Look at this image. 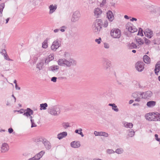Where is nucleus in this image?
Returning <instances> with one entry per match:
<instances>
[{
	"instance_id": "41",
	"label": "nucleus",
	"mask_w": 160,
	"mask_h": 160,
	"mask_svg": "<svg viewBox=\"0 0 160 160\" xmlns=\"http://www.w3.org/2000/svg\"><path fill=\"white\" fill-rule=\"evenodd\" d=\"M31 121L32 123V126L31 127L32 128L33 127H35L37 126L36 124H35L34 122V120H33L32 119H31Z\"/></svg>"
},
{
	"instance_id": "56",
	"label": "nucleus",
	"mask_w": 160,
	"mask_h": 160,
	"mask_svg": "<svg viewBox=\"0 0 160 160\" xmlns=\"http://www.w3.org/2000/svg\"><path fill=\"white\" fill-rule=\"evenodd\" d=\"M155 139H156V140L158 138V135L157 134H155Z\"/></svg>"
},
{
	"instance_id": "6",
	"label": "nucleus",
	"mask_w": 160,
	"mask_h": 160,
	"mask_svg": "<svg viewBox=\"0 0 160 160\" xmlns=\"http://www.w3.org/2000/svg\"><path fill=\"white\" fill-rule=\"evenodd\" d=\"M107 18L108 19V20L110 22H112L114 19V16L112 12L109 10L107 12Z\"/></svg>"
},
{
	"instance_id": "63",
	"label": "nucleus",
	"mask_w": 160,
	"mask_h": 160,
	"mask_svg": "<svg viewBox=\"0 0 160 160\" xmlns=\"http://www.w3.org/2000/svg\"><path fill=\"white\" fill-rule=\"evenodd\" d=\"M132 52L133 53H135L136 52V51L134 50H132Z\"/></svg>"
},
{
	"instance_id": "57",
	"label": "nucleus",
	"mask_w": 160,
	"mask_h": 160,
	"mask_svg": "<svg viewBox=\"0 0 160 160\" xmlns=\"http://www.w3.org/2000/svg\"><path fill=\"white\" fill-rule=\"evenodd\" d=\"M133 100H130L129 102V103L130 104H132V103L133 102Z\"/></svg>"
},
{
	"instance_id": "21",
	"label": "nucleus",
	"mask_w": 160,
	"mask_h": 160,
	"mask_svg": "<svg viewBox=\"0 0 160 160\" xmlns=\"http://www.w3.org/2000/svg\"><path fill=\"white\" fill-rule=\"evenodd\" d=\"M156 104V102L153 101H151L147 102V106L149 107H151L154 106Z\"/></svg>"
},
{
	"instance_id": "64",
	"label": "nucleus",
	"mask_w": 160,
	"mask_h": 160,
	"mask_svg": "<svg viewBox=\"0 0 160 160\" xmlns=\"http://www.w3.org/2000/svg\"><path fill=\"white\" fill-rule=\"evenodd\" d=\"M157 141H160V138H158L156 140Z\"/></svg>"
},
{
	"instance_id": "23",
	"label": "nucleus",
	"mask_w": 160,
	"mask_h": 160,
	"mask_svg": "<svg viewBox=\"0 0 160 160\" xmlns=\"http://www.w3.org/2000/svg\"><path fill=\"white\" fill-rule=\"evenodd\" d=\"M47 107L48 105L46 103L41 104H40V109L41 110H45L46 109V108Z\"/></svg>"
},
{
	"instance_id": "37",
	"label": "nucleus",
	"mask_w": 160,
	"mask_h": 160,
	"mask_svg": "<svg viewBox=\"0 0 160 160\" xmlns=\"http://www.w3.org/2000/svg\"><path fill=\"white\" fill-rule=\"evenodd\" d=\"M50 112L51 114L53 115H55L57 114L56 111L54 109H51Z\"/></svg>"
},
{
	"instance_id": "28",
	"label": "nucleus",
	"mask_w": 160,
	"mask_h": 160,
	"mask_svg": "<svg viewBox=\"0 0 160 160\" xmlns=\"http://www.w3.org/2000/svg\"><path fill=\"white\" fill-rule=\"evenodd\" d=\"M4 4L3 3H2L0 4V15L2 16V12L3 11V9L4 7Z\"/></svg>"
},
{
	"instance_id": "51",
	"label": "nucleus",
	"mask_w": 160,
	"mask_h": 160,
	"mask_svg": "<svg viewBox=\"0 0 160 160\" xmlns=\"http://www.w3.org/2000/svg\"><path fill=\"white\" fill-rule=\"evenodd\" d=\"M8 130V132L10 133H12L13 131V129L11 128H9Z\"/></svg>"
},
{
	"instance_id": "14",
	"label": "nucleus",
	"mask_w": 160,
	"mask_h": 160,
	"mask_svg": "<svg viewBox=\"0 0 160 160\" xmlns=\"http://www.w3.org/2000/svg\"><path fill=\"white\" fill-rule=\"evenodd\" d=\"M71 145L73 148H78L80 146V144L79 142L73 141L71 143Z\"/></svg>"
},
{
	"instance_id": "35",
	"label": "nucleus",
	"mask_w": 160,
	"mask_h": 160,
	"mask_svg": "<svg viewBox=\"0 0 160 160\" xmlns=\"http://www.w3.org/2000/svg\"><path fill=\"white\" fill-rule=\"evenodd\" d=\"M40 158L38 157L37 155H35L33 157L29 159L28 160H39Z\"/></svg>"
},
{
	"instance_id": "13",
	"label": "nucleus",
	"mask_w": 160,
	"mask_h": 160,
	"mask_svg": "<svg viewBox=\"0 0 160 160\" xmlns=\"http://www.w3.org/2000/svg\"><path fill=\"white\" fill-rule=\"evenodd\" d=\"M152 95V92L150 91H148L145 92H143L141 94L142 97L144 98H148L150 97Z\"/></svg>"
},
{
	"instance_id": "38",
	"label": "nucleus",
	"mask_w": 160,
	"mask_h": 160,
	"mask_svg": "<svg viewBox=\"0 0 160 160\" xmlns=\"http://www.w3.org/2000/svg\"><path fill=\"white\" fill-rule=\"evenodd\" d=\"M144 42L146 44L148 45L150 44V41L149 40L146 38H144Z\"/></svg>"
},
{
	"instance_id": "47",
	"label": "nucleus",
	"mask_w": 160,
	"mask_h": 160,
	"mask_svg": "<svg viewBox=\"0 0 160 160\" xmlns=\"http://www.w3.org/2000/svg\"><path fill=\"white\" fill-rule=\"evenodd\" d=\"M57 78L53 77L52 78L51 81L54 82H56L57 80Z\"/></svg>"
},
{
	"instance_id": "44",
	"label": "nucleus",
	"mask_w": 160,
	"mask_h": 160,
	"mask_svg": "<svg viewBox=\"0 0 160 160\" xmlns=\"http://www.w3.org/2000/svg\"><path fill=\"white\" fill-rule=\"evenodd\" d=\"M116 152L118 154H120L122 153V150L121 149H118L116 150Z\"/></svg>"
},
{
	"instance_id": "11",
	"label": "nucleus",
	"mask_w": 160,
	"mask_h": 160,
	"mask_svg": "<svg viewBox=\"0 0 160 160\" xmlns=\"http://www.w3.org/2000/svg\"><path fill=\"white\" fill-rule=\"evenodd\" d=\"M9 146L6 143H3L2 144L1 147V151L2 152H5L8 151Z\"/></svg>"
},
{
	"instance_id": "29",
	"label": "nucleus",
	"mask_w": 160,
	"mask_h": 160,
	"mask_svg": "<svg viewBox=\"0 0 160 160\" xmlns=\"http://www.w3.org/2000/svg\"><path fill=\"white\" fill-rule=\"evenodd\" d=\"M82 130L81 128H80L79 129V130H78V129L76 130L75 131V132L76 133H78V134H80L82 137L83 136V135L82 134Z\"/></svg>"
},
{
	"instance_id": "5",
	"label": "nucleus",
	"mask_w": 160,
	"mask_h": 160,
	"mask_svg": "<svg viewBox=\"0 0 160 160\" xmlns=\"http://www.w3.org/2000/svg\"><path fill=\"white\" fill-rule=\"evenodd\" d=\"M144 63L142 62H138L136 64V67L139 71H142L144 68Z\"/></svg>"
},
{
	"instance_id": "43",
	"label": "nucleus",
	"mask_w": 160,
	"mask_h": 160,
	"mask_svg": "<svg viewBox=\"0 0 160 160\" xmlns=\"http://www.w3.org/2000/svg\"><path fill=\"white\" fill-rule=\"evenodd\" d=\"M4 58H5L6 59V60H8V61H10V60H11L8 57V55L6 54V53H5L4 54Z\"/></svg>"
},
{
	"instance_id": "10",
	"label": "nucleus",
	"mask_w": 160,
	"mask_h": 160,
	"mask_svg": "<svg viewBox=\"0 0 160 160\" xmlns=\"http://www.w3.org/2000/svg\"><path fill=\"white\" fill-rule=\"evenodd\" d=\"M144 32L145 35L149 38H151L152 36V32L149 29H146L144 31Z\"/></svg>"
},
{
	"instance_id": "40",
	"label": "nucleus",
	"mask_w": 160,
	"mask_h": 160,
	"mask_svg": "<svg viewBox=\"0 0 160 160\" xmlns=\"http://www.w3.org/2000/svg\"><path fill=\"white\" fill-rule=\"evenodd\" d=\"M94 134L96 136H100L101 135V132H98L95 131L94 132Z\"/></svg>"
},
{
	"instance_id": "25",
	"label": "nucleus",
	"mask_w": 160,
	"mask_h": 160,
	"mask_svg": "<svg viewBox=\"0 0 160 160\" xmlns=\"http://www.w3.org/2000/svg\"><path fill=\"white\" fill-rule=\"evenodd\" d=\"M43 64V62H41L37 64V68L40 70L42 68Z\"/></svg>"
},
{
	"instance_id": "32",
	"label": "nucleus",
	"mask_w": 160,
	"mask_h": 160,
	"mask_svg": "<svg viewBox=\"0 0 160 160\" xmlns=\"http://www.w3.org/2000/svg\"><path fill=\"white\" fill-rule=\"evenodd\" d=\"M135 134V132L132 130L130 131L128 133V136L129 137H133Z\"/></svg>"
},
{
	"instance_id": "7",
	"label": "nucleus",
	"mask_w": 160,
	"mask_h": 160,
	"mask_svg": "<svg viewBox=\"0 0 160 160\" xmlns=\"http://www.w3.org/2000/svg\"><path fill=\"white\" fill-rule=\"evenodd\" d=\"M58 64L59 65L62 66L66 65L67 66L71 65V63L70 62L67 61L65 59H60L58 61Z\"/></svg>"
},
{
	"instance_id": "20",
	"label": "nucleus",
	"mask_w": 160,
	"mask_h": 160,
	"mask_svg": "<svg viewBox=\"0 0 160 160\" xmlns=\"http://www.w3.org/2000/svg\"><path fill=\"white\" fill-rule=\"evenodd\" d=\"M48 38H46L44 40V42L42 43V47L44 48H46L48 47Z\"/></svg>"
},
{
	"instance_id": "59",
	"label": "nucleus",
	"mask_w": 160,
	"mask_h": 160,
	"mask_svg": "<svg viewBox=\"0 0 160 160\" xmlns=\"http://www.w3.org/2000/svg\"><path fill=\"white\" fill-rule=\"evenodd\" d=\"M2 52H3V53H6V51L5 50H2Z\"/></svg>"
},
{
	"instance_id": "19",
	"label": "nucleus",
	"mask_w": 160,
	"mask_h": 160,
	"mask_svg": "<svg viewBox=\"0 0 160 160\" xmlns=\"http://www.w3.org/2000/svg\"><path fill=\"white\" fill-rule=\"evenodd\" d=\"M144 62L146 63L149 64L151 60L150 58L147 55H145L143 57Z\"/></svg>"
},
{
	"instance_id": "27",
	"label": "nucleus",
	"mask_w": 160,
	"mask_h": 160,
	"mask_svg": "<svg viewBox=\"0 0 160 160\" xmlns=\"http://www.w3.org/2000/svg\"><path fill=\"white\" fill-rule=\"evenodd\" d=\"M43 143L47 148L49 149L50 148V143L49 142L47 141H45L43 142Z\"/></svg>"
},
{
	"instance_id": "49",
	"label": "nucleus",
	"mask_w": 160,
	"mask_h": 160,
	"mask_svg": "<svg viewBox=\"0 0 160 160\" xmlns=\"http://www.w3.org/2000/svg\"><path fill=\"white\" fill-rule=\"evenodd\" d=\"M114 152V151H113L112 150L109 149L107 151V153H113Z\"/></svg>"
},
{
	"instance_id": "55",
	"label": "nucleus",
	"mask_w": 160,
	"mask_h": 160,
	"mask_svg": "<svg viewBox=\"0 0 160 160\" xmlns=\"http://www.w3.org/2000/svg\"><path fill=\"white\" fill-rule=\"evenodd\" d=\"M124 17L126 19H129L127 15H125L124 16Z\"/></svg>"
},
{
	"instance_id": "52",
	"label": "nucleus",
	"mask_w": 160,
	"mask_h": 160,
	"mask_svg": "<svg viewBox=\"0 0 160 160\" xmlns=\"http://www.w3.org/2000/svg\"><path fill=\"white\" fill-rule=\"evenodd\" d=\"M15 88L16 89H18L19 90H20V88L18 87L17 84H16V85H15Z\"/></svg>"
},
{
	"instance_id": "8",
	"label": "nucleus",
	"mask_w": 160,
	"mask_h": 160,
	"mask_svg": "<svg viewBox=\"0 0 160 160\" xmlns=\"http://www.w3.org/2000/svg\"><path fill=\"white\" fill-rule=\"evenodd\" d=\"M94 15L96 18H98L100 17L102 13V11L99 8H95L94 11Z\"/></svg>"
},
{
	"instance_id": "9",
	"label": "nucleus",
	"mask_w": 160,
	"mask_h": 160,
	"mask_svg": "<svg viewBox=\"0 0 160 160\" xmlns=\"http://www.w3.org/2000/svg\"><path fill=\"white\" fill-rule=\"evenodd\" d=\"M60 46V44L57 41H55L53 42L51 46L52 50L53 51H55Z\"/></svg>"
},
{
	"instance_id": "2",
	"label": "nucleus",
	"mask_w": 160,
	"mask_h": 160,
	"mask_svg": "<svg viewBox=\"0 0 160 160\" xmlns=\"http://www.w3.org/2000/svg\"><path fill=\"white\" fill-rule=\"evenodd\" d=\"M102 21L101 19H97L95 22L94 30L96 32H99L102 28Z\"/></svg>"
},
{
	"instance_id": "48",
	"label": "nucleus",
	"mask_w": 160,
	"mask_h": 160,
	"mask_svg": "<svg viewBox=\"0 0 160 160\" xmlns=\"http://www.w3.org/2000/svg\"><path fill=\"white\" fill-rule=\"evenodd\" d=\"M104 47L105 48H109V45L108 43H104Z\"/></svg>"
},
{
	"instance_id": "1",
	"label": "nucleus",
	"mask_w": 160,
	"mask_h": 160,
	"mask_svg": "<svg viewBox=\"0 0 160 160\" xmlns=\"http://www.w3.org/2000/svg\"><path fill=\"white\" fill-rule=\"evenodd\" d=\"M110 35L113 38H119L121 36V32L119 29L114 28L111 30Z\"/></svg>"
},
{
	"instance_id": "53",
	"label": "nucleus",
	"mask_w": 160,
	"mask_h": 160,
	"mask_svg": "<svg viewBox=\"0 0 160 160\" xmlns=\"http://www.w3.org/2000/svg\"><path fill=\"white\" fill-rule=\"evenodd\" d=\"M137 19L135 18H132V19H130V20L132 21H133L134 20L136 21H137Z\"/></svg>"
},
{
	"instance_id": "31",
	"label": "nucleus",
	"mask_w": 160,
	"mask_h": 160,
	"mask_svg": "<svg viewBox=\"0 0 160 160\" xmlns=\"http://www.w3.org/2000/svg\"><path fill=\"white\" fill-rule=\"evenodd\" d=\"M44 152L42 151H41L39 153L37 154V155L38 156V157L40 159L44 155Z\"/></svg>"
},
{
	"instance_id": "4",
	"label": "nucleus",
	"mask_w": 160,
	"mask_h": 160,
	"mask_svg": "<svg viewBox=\"0 0 160 160\" xmlns=\"http://www.w3.org/2000/svg\"><path fill=\"white\" fill-rule=\"evenodd\" d=\"M146 119L149 121H156L155 113L150 112L147 113L145 116Z\"/></svg>"
},
{
	"instance_id": "16",
	"label": "nucleus",
	"mask_w": 160,
	"mask_h": 160,
	"mask_svg": "<svg viewBox=\"0 0 160 160\" xmlns=\"http://www.w3.org/2000/svg\"><path fill=\"white\" fill-rule=\"evenodd\" d=\"M80 14L78 12H76L73 15V17L72 19V21H75L77 20L78 18L79 17Z\"/></svg>"
},
{
	"instance_id": "12",
	"label": "nucleus",
	"mask_w": 160,
	"mask_h": 160,
	"mask_svg": "<svg viewBox=\"0 0 160 160\" xmlns=\"http://www.w3.org/2000/svg\"><path fill=\"white\" fill-rule=\"evenodd\" d=\"M33 112L31 109L28 108L27 109V112L24 113L23 115L28 117H29L31 119H32V117L31 115L33 114Z\"/></svg>"
},
{
	"instance_id": "62",
	"label": "nucleus",
	"mask_w": 160,
	"mask_h": 160,
	"mask_svg": "<svg viewBox=\"0 0 160 160\" xmlns=\"http://www.w3.org/2000/svg\"><path fill=\"white\" fill-rule=\"evenodd\" d=\"M14 82V83H15V85H16V84H17V81L16 80H15Z\"/></svg>"
},
{
	"instance_id": "61",
	"label": "nucleus",
	"mask_w": 160,
	"mask_h": 160,
	"mask_svg": "<svg viewBox=\"0 0 160 160\" xmlns=\"http://www.w3.org/2000/svg\"><path fill=\"white\" fill-rule=\"evenodd\" d=\"M62 32H63L64 31V29H61V30H60Z\"/></svg>"
},
{
	"instance_id": "3",
	"label": "nucleus",
	"mask_w": 160,
	"mask_h": 160,
	"mask_svg": "<svg viewBox=\"0 0 160 160\" xmlns=\"http://www.w3.org/2000/svg\"><path fill=\"white\" fill-rule=\"evenodd\" d=\"M126 28L130 32L134 33L137 31V29L131 23H128L126 25Z\"/></svg>"
},
{
	"instance_id": "34",
	"label": "nucleus",
	"mask_w": 160,
	"mask_h": 160,
	"mask_svg": "<svg viewBox=\"0 0 160 160\" xmlns=\"http://www.w3.org/2000/svg\"><path fill=\"white\" fill-rule=\"evenodd\" d=\"M129 47V48L131 49H132L136 48L137 46L135 43H132L130 45Z\"/></svg>"
},
{
	"instance_id": "45",
	"label": "nucleus",
	"mask_w": 160,
	"mask_h": 160,
	"mask_svg": "<svg viewBox=\"0 0 160 160\" xmlns=\"http://www.w3.org/2000/svg\"><path fill=\"white\" fill-rule=\"evenodd\" d=\"M48 57L51 61H52L54 59V57L52 54L49 55Z\"/></svg>"
},
{
	"instance_id": "50",
	"label": "nucleus",
	"mask_w": 160,
	"mask_h": 160,
	"mask_svg": "<svg viewBox=\"0 0 160 160\" xmlns=\"http://www.w3.org/2000/svg\"><path fill=\"white\" fill-rule=\"evenodd\" d=\"M50 61H51V60H50V59H49L48 57H47L45 60V62L46 63H48Z\"/></svg>"
},
{
	"instance_id": "39",
	"label": "nucleus",
	"mask_w": 160,
	"mask_h": 160,
	"mask_svg": "<svg viewBox=\"0 0 160 160\" xmlns=\"http://www.w3.org/2000/svg\"><path fill=\"white\" fill-rule=\"evenodd\" d=\"M108 133L105 132H101V136H103L105 137H108Z\"/></svg>"
},
{
	"instance_id": "54",
	"label": "nucleus",
	"mask_w": 160,
	"mask_h": 160,
	"mask_svg": "<svg viewBox=\"0 0 160 160\" xmlns=\"http://www.w3.org/2000/svg\"><path fill=\"white\" fill-rule=\"evenodd\" d=\"M137 95V94L135 93H133L132 95V96L134 98H135L136 97Z\"/></svg>"
},
{
	"instance_id": "58",
	"label": "nucleus",
	"mask_w": 160,
	"mask_h": 160,
	"mask_svg": "<svg viewBox=\"0 0 160 160\" xmlns=\"http://www.w3.org/2000/svg\"><path fill=\"white\" fill-rule=\"evenodd\" d=\"M9 20V18H7L6 19V23H7L8 22Z\"/></svg>"
},
{
	"instance_id": "36",
	"label": "nucleus",
	"mask_w": 160,
	"mask_h": 160,
	"mask_svg": "<svg viewBox=\"0 0 160 160\" xmlns=\"http://www.w3.org/2000/svg\"><path fill=\"white\" fill-rule=\"evenodd\" d=\"M102 26L104 28H107L108 26V22L107 20H105L104 21Z\"/></svg>"
},
{
	"instance_id": "33",
	"label": "nucleus",
	"mask_w": 160,
	"mask_h": 160,
	"mask_svg": "<svg viewBox=\"0 0 160 160\" xmlns=\"http://www.w3.org/2000/svg\"><path fill=\"white\" fill-rule=\"evenodd\" d=\"M142 31H143L142 29L141 28H140L138 30V35H140L141 36H143Z\"/></svg>"
},
{
	"instance_id": "24",
	"label": "nucleus",
	"mask_w": 160,
	"mask_h": 160,
	"mask_svg": "<svg viewBox=\"0 0 160 160\" xmlns=\"http://www.w3.org/2000/svg\"><path fill=\"white\" fill-rule=\"evenodd\" d=\"M109 105L110 106H112V109L114 110L116 112H117L118 111V109L117 108V106H116L115 104H109Z\"/></svg>"
},
{
	"instance_id": "22",
	"label": "nucleus",
	"mask_w": 160,
	"mask_h": 160,
	"mask_svg": "<svg viewBox=\"0 0 160 160\" xmlns=\"http://www.w3.org/2000/svg\"><path fill=\"white\" fill-rule=\"evenodd\" d=\"M124 126L127 128H132L133 127V124L132 123L125 122L124 123Z\"/></svg>"
},
{
	"instance_id": "17",
	"label": "nucleus",
	"mask_w": 160,
	"mask_h": 160,
	"mask_svg": "<svg viewBox=\"0 0 160 160\" xmlns=\"http://www.w3.org/2000/svg\"><path fill=\"white\" fill-rule=\"evenodd\" d=\"M67 134L66 132H64L58 134V138L59 139H61L66 136Z\"/></svg>"
},
{
	"instance_id": "26",
	"label": "nucleus",
	"mask_w": 160,
	"mask_h": 160,
	"mask_svg": "<svg viewBox=\"0 0 160 160\" xmlns=\"http://www.w3.org/2000/svg\"><path fill=\"white\" fill-rule=\"evenodd\" d=\"M136 42L138 44L142 45L144 44V41L141 38H139L136 40Z\"/></svg>"
},
{
	"instance_id": "18",
	"label": "nucleus",
	"mask_w": 160,
	"mask_h": 160,
	"mask_svg": "<svg viewBox=\"0 0 160 160\" xmlns=\"http://www.w3.org/2000/svg\"><path fill=\"white\" fill-rule=\"evenodd\" d=\"M57 8V6L56 5H53V4L50 5L49 7L50 13H52L54 12Z\"/></svg>"
},
{
	"instance_id": "46",
	"label": "nucleus",
	"mask_w": 160,
	"mask_h": 160,
	"mask_svg": "<svg viewBox=\"0 0 160 160\" xmlns=\"http://www.w3.org/2000/svg\"><path fill=\"white\" fill-rule=\"evenodd\" d=\"M101 38H100L98 39H97L95 40V42L98 43V44H100L101 42Z\"/></svg>"
},
{
	"instance_id": "15",
	"label": "nucleus",
	"mask_w": 160,
	"mask_h": 160,
	"mask_svg": "<svg viewBox=\"0 0 160 160\" xmlns=\"http://www.w3.org/2000/svg\"><path fill=\"white\" fill-rule=\"evenodd\" d=\"M154 71L156 74L158 75V73L160 71V61L156 64Z\"/></svg>"
},
{
	"instance_id": "42",
	"label": "nucleus",
	"mask_w": 160,
	"mask_h": 160,
	"mask_svg": "<svg viewBox=\"0 0 160 160\" xmlns=\"http://www.w3.org/2000/svg\"><path fill=\"white\" fill-rule=\"evenodd\" d=\"M63 125L65 128H66L69 127V124L68 123H64L63 124Z\"/></svg>"
},
{
	"instance_id": "60",
	"label": "nucleus",
	"mask_w": 160,
	"mask_h": 160,
	"mask_svg": "<svg viewBox=\"0 0 160 160\" xmlns=\"http://www.w3.org/2000/svg\"><path fill=\"white\" fill-rule=\"evenodd\" d=\"M58 29H55L54 30V32H58Z\"/></svg>"
},
{
	"instance_id": "30",
	"label": "nucleus",
	"mask_w": 160,
	"mask_h": 160,
	"mask_svg": "<svg viewBox=\"0 0 160 160\" xmlns=\"http://www.w3.org/2000/svg\"><path fill=\"white\" fill-rule=\"evenodd\" d=\"M156 121H160V114L157 113H155Z\"/></svg>"
}]
</instances>
